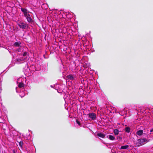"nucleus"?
Instances as JSON below:
<instances>
[{"label":"nucleus","mask_w":153,"mask_h":153,"mask_svg":"<svg viewBox=\"0 0 153 153\" xmlns=\"http://www.w3.org/2000/svg\"><path fill=\"white\" fill-rule=\"evenodd\" d=\"M22 135L21 134V133H20V136Z\"/></svg>","instance_id":"obj_22"},{"label":"nucleus","mask_w":153,"mask_h":153,"mask_svg":"<svg viewBox=\"0 0 153 153\" xmlns=\"http://www.w3.org/2000/svg\"><path fill=\"white\" fill-rule=\"evenodd\" d=\"M29 70L31 73L34 71L36 70L35 67L34 65H32L29 68Z\"/></svg>","instance_id":"obj_10"},{"label":"nucleus","mask_w":153,"mask_h":153,"mask_svg":"<svg viewBox=\"0 0 153 153\" xmlns=\"http://www.w3.org/2000/svg\"><path fill=\"white\" fill-rule=\"evenodd\" d=\"M1 89L0 88V93H1Z\"/></svg>","instance_id":"obj_21"},{"label":"nucleus","mask_w":153,"mask_h":153,"mask_svg":"<svg viewBox=\"0 0 153 153\" xmlns=\"http://www.w3.org/2000/svg\"><path fill=\"white\" fill-rule=\"evenodd\" d=\"M113 132L115 135H117L119 134V131L117 129H115L114 130Z\"/></svg>","instance_id":"obj_14"},{"label":"nucleus","mask_w":153,"mask_h":153,"mask_svg":"<svg viewBox=\"0 0 153 153\" xmlns=\"http://www.w3.org/2000/svg\"><path fill=\"white\" fill-rule=\"evenodd\" d=\"M107 137L108 138L109 140H115V137L112 135H108L107 136Z\"/></svg>","instance_id":"obj_11"},{"label":"nucleus","mask_w":153,"mask_h":153,"mask_svg":"<svg viewBox=\"0 0 153 153\" xmlns=\"http://www.w3.org/2000/svg\"><path fill=\"white\" fill-rule=\"evenodd\" d=\"M14 153H15V152Z\"/></svg>","instance_id":"obj_23"},{"label":"nucleus","mask_w":153,"mask_h":153,"mask_svg":"<svg viewBox=\"0 0 153 153\" xmlns=\"http://www.w3.org/2000/svg\"><path fill=\"white\" fill-rule=\"evenodd\" d=\"M76 122L78 124V125L79 126L81 124H80V122H79V121L77 120Z\"/></svg>","instance_id":"obj_19"},{"label":"nucleus","mask_w":153,"mask_h":153,"mask_svg":"<svg viewBox=\"0 0 153 153\" xmlns=\"http://www.w3.org/2000/svg\"><path fill=\"white\" fill-rule=\"evenodd\" d=\"M88 115V117L91 119V120H94L96 119V115L94 113H89Z\"/></svg>","instance_id":"obj_4"},{"label":"nucleus","mask_w":153,"mask_h":153,"mask_svg":"<svg viewBox=\"0 0 153 153\" xmlns=\"http://www.w3.org/2000/svg\"><path fill=\"white\" fill-rule=\"evenodd\" d=\"M24 86V85L22 83L20 82V88H23ZM25 89L23 88L22 91V92H21V93H20V96L21 97H23L25 95V93L24 92V91Z\"/></svg>","instance_id":"obj_3"},{"label":"nucleus","mask_w":153,"mask_h":153,"mask_svg":"<svg viewBox=\"0 0 153 153\" xmlns=\"http://www.w3.org/2000/svg\"><path fill=\"white\" fill-rule=\"evenodd\" d=\"M57 85H51V87L52 88H53V87H55V89L57 90V92L59 93H61L62 91V87L63 86V85H59V87L58 86V87L59 88L58 89H57V88H57Z\"/></svg>","instance_id":"obj_5"},{"label":"nucleus","mask_w":153,"mask_h":153,"mask_svg":"<svg viewBox=\"0 0 153 153\" xmlns=\"http://www.w3.org/2000/svg\"><path fill=\"white\" fill-rule=\"evenodd\" d=\"M128 147V145H126L122 146L120 148V149H126Z\"/></svg>","instance_id":"obj_17"},{"label":"nucleus","mask_w":153,"mask_h":153,"mask_svg":"<svg viewBox=\"0 0 153 153\" xmlns=\"http://www.w3.org/2000/svg\"><path fill=\"white\" fill-rule=\"evenodd\" d=\"M28 27V25L27 24L23 22L20 23V28L26 29Z\"/></svg>","instance_id":"obj_6"},{"label":"nucleus","mask_w":153,"mask_h":153,"mask_svg":"<svg viewBox=\"0 0 153 153\" xmlns=\"http://www.w3.org/2000/svg\"><path fill=\"white\" fill-rule=\"evenodd\" d=\"M97 135L98 136L102 138H104L105 136V134L101 133H98Z\"/></svg>","instance_id":"obj_13"},{"label":"nucleus","mask_w":153,"mask_h":153,"mask_svg":"<svg viewBox=\"0 0 153 153\" xmlns=\"http://www.w3.org/2000/svg\"><path fill=\"white\" fill-rule=\"evenodd\" d=\"M126 131L127 133H129L130 132V128L129 127H127L125 128Z\"/></svg>","instance_id":"obj_16"},{"label":"nucleus","mask_w":153,"mask_h":153,"mask_svg":"<svg viewBox=\"0 0 153 153\" xmlns=\"http://www.w3.org/2000/svg\"><path fill=\"white\" fill-rule=\"evenodd\" d=\"M22 12L23 13L24 16L26 18L27 21L29 22H31L33 21V20L29 14V12L25 8H21Z\"/></svg>","instance_id":"obj_1"},{"label":"nucleus","mask_w":153,"mask_h":153,"mask_svg":"<svg viewBox=\"0 0 153 153\" xmlns=\"http://www.w3.org/2000/svg\"><path fill=\"white\" fill-rule=\"evenodd\" d=\"M14 45L15 46H19V43L18 42H16Z\"/></svg>","instance_id":"obj_18"},{"label":"nucleus","mask_w":153,"mask_h":153,"mask_svg":"<svg viewBox=\"0 0 153 153\" xmlns=\"http://www.w3.org/2000/svg\"><path fill=\"white\" fill-rule=\"evenodd\" d=\"M19 79V78L18 77H16L15 78V80H16V83L17 85V86L16 88V92L17 93H19V83L18 82Z\"/></svg>","instance_id":"obj_7"},{"label":"nucleus","mask_w":153,"mask_h":153,"mask_svg":"<svg viewBox=\"0 0 153 153\" xmlns=\"http://www.w3.org/2000/svg\"><path fill=\"white\" fill-rule=\"evenodd\" d=\"M68 78L70 80H75L76 78V76L74 75L70 74L67 76Z\"/></svg>","instance_id":"obj_9"},{"label":"nucleus","mask_w":153,"mask_h":153,"mask_svg":"<svg viewBox=\"0 0 153 153\" xmlns=\"http://www.w3.org/2000/svg\"><path fill=\"white\" fill-rule=\"evenodd\" d=\"M143 133V131L142 130H140L137 132L136 134L140 136L142 135Z\"/></svg>","instance_id":"obj_12"},{"label":"nucleus","mask_w":153,"mask_h":153,"mask_svg":"<svg viewBox=\"0 0 153 153\" xmlns=\"http://www.w3.org/2000/svg\"><path fill=\"white\" fill-rule=\"evenodd\" d=\"M20 147H21L22 149H23L24 146H25L24 143L22 141H20Z\"/></svg>","instance_id":"obj_15"},{"label":"nucleus","mask_w":153,"mask_h":153,"mask_svg":"<svg viewBox=\"0 0 153 153\" xmlns=\"http://www.w3.org/2000/svg\"><path fill=\"white\" fill-rule=\"evenodd\" d=\"M150 132H153V128L150 130Z\"/></svg>","instance_id":"obj_20"},{"label":"nucleus","mask_w":153,"mask_h":153,"mask_svg":"<svg viewBox=\"0 0 153 153\" xmlns=\"http://www.w3.org/2000/svg\"><path fill=\"white\" fill-rule=\"evenodd\" d=\"M147 141L146 138L140 139L137 140L136 144L137 146H140L144 145Z\"/></svg>","instance_id":"obj_2"},{"label":"nucleus","mask_w":153,"mask_h":153,"mask_svg":"<svg viewBox=\"0 0 153 153\" xmlns=\"http://www.w3.org/2000/svg\"><path fill=\"white\" fill-rule=\"evenodd\" d=\"M27 53L26 52H24L23 53V55H21V56H22V58L20 59V61H23L25 60L27 58Z\"/></svg>","instance_id":"obj_8"}]
</instances>
